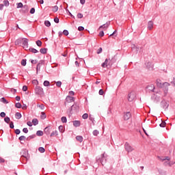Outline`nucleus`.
Here are the masks:
<instances>
[{"mask_svg": "<svg viewBox=\"0 0 175 175\" xmlns=\"http://www.w3.org/2000/svg\"><path fill=\"white\" fill-rule=\"evenodd\" d=\"M157 85L159 88H162L164 91L165 95H167V92L169 91V87H170V83L167 82L162 83V81L160 79L157 80Z\"/></svg>", "mask_w": 175, "mask_h": 175, "instance_id": "1", "label": "nucleus"}, {"mask_svg": "<svg viewBox=\"0 0 175 175\" xmlns=\"http://www.w3.org/2000/svg\"><path fill=\"white\" fill-rule=\"evenodd\" d=\"M75 101V98L70 96H68L66 98V102H65V106H68V107H72L73 104H70L72 103V102ZM70 104V105H69Z\"/></svg>", "mask_w": 175, "mask_h": 175, "instance_id": "2", "label": "nucleus"}, {"mask_svg": "<svg viewBox=\"0 0 175 175\" xmlns=\"http://www.w3.org/2000/svg\"><path fill=\"white\" fill-rule=\"evenodd\" d=\"M136 98V92H131L128 94V100L129 102H133Z\"/></svg>", "mask_w": 175, "mask_h": 175, "instance_id": "3", "label": "nucleus"}, {"mask_svg": "<svg viewBox=\"0 0 175 175\" xmlns=\"http://www.w3.org/2000/svg\"><path fill=\"white\" fill-rule=\"evenodd\" d=\"M124 148L126 151H127V152H132V151L135 150V148H133V147H132V146H131V144H129V143H126L124 144Z\"/></svg>", "mask_w": 175, "mask_h": 175, "instance_id": "4", "label": "nucleus"}, {"mask_svg": "<svg viewBox=\"0 0 175 175\" xmlns=\"http://www.w3.org/2000/svg\"><path fill=\"white\" fill-rule=\"evenodd\" d=\"M35 93L37 94V95H42V94H43V88L40 86H36L35 88Z\"/></svg>", "mask_w": 175, "mask_h": 175, "instance_id": "5", "label": "nucleus"}, {"mask_svg": "<svg viewBox=\"0 0 175 175\" xmlns=\"http://www.w3.org/2000/svg\"><path fill=\"white\" fill-rule=\"evenodd\" d=\"M22 43L23 49H25V50H28V39L23 38Z\"/></svg>", "mask_w": 175, "mask_h": 175, "instance_id": "6", "label": "nucleus"}, {"mask_svg": "<svg viewBox=\"0 0 175 175\" xmlns=\"http://www.w3.org/2000/svg\"><path fill=\"white\" fill-rule=\"evenodd\" d=\"M131 112H126V113H124V120L125 121H128V120H129V118H131Z\"/></svg>", "mask_w": 175, "mask_h": 175, "instance_id": "7", "label": "nucleus"}, {"mask_svg": "<svg viewBox=\"0 0 175 175\" xmlns=\"http://www.w3.org/2000/svg\"><path fill=\"white\" fill-rule=\"evenodd\" d=\"M110 25V23H106V24H104L101 26L99 27L98 29L100 30V29H104L105 31H106V29H107V28H109V25Z\"/></svg>", "mask_w": 175, "mask_h": 175, "instance_id": "8", "label": "nucleus"}, {"mask_svg": "<svg viewBox=\"0 0 175 175\" xmlns=\"http://www.w3.org/2000/svg\"><path fill=\"white\" fill-rule=\"evenodd\" d=\"M147 88L150 92H154V90H155V86H154L153 84H150L147 86Z\"/></svg>", "mask_w": 175, "mask_h": 175, "instance_id": "9", "label": "nucleus"}, {"mask_svg": "<svg viewBox=\"0 0 175 175\" xmlns=\"http://www.w3.org/2000/svg\"><path fill=\"white\" fill-rule=\"evenodd\" d=\"M152 28H154V23H152V21H149L148 23V29L151 31Z\"/></svg>", "mask_w": 175, "mask_h": 175, "instance_id": "10", "label": "nucleus"}, {"mask_svg": "<svg viewBox=\"0 0 175 175\" xmlns=\"http://www.w3.org/2000/svg\"><path fill=\"white\" fill-rule=\"evenodd\" d=\"M24 38H19L15 41L16 46H18V44H21L23 43V40Z\"/></svg>", "mask_w": 175, "mask_h": 175, "instance_id": "11", "label": "nucleus"}, {"mask_svg": "<svg viewBox=\"0 0 175 175\" xmlns=\"http://www.w3.org/2000/svg\"><path fill=\"white\" fill-rule=\"evenodd\" d=\"M108 62H109V60L107 59H106L105 62L102 64L101 66L103 68H107V63Z\"/></svg>", "mask_w": 175, "mask_h": 175, "instance_id": "12", "label": "nucleus"}, {"mask_svg": "<svg viewBox=\"0 0 175 175\" xmlns=\"http://www.w3.org/2000/svg\"><path fill=\"white\" fill-rule=\"evenodd\" d=\"M74 126H80V121L75 120L73 122Z\"/></svg>", "mask_w": 175, "mask_h": 175, "instance_id": "13", "label": "nucleus"}, {"mask_svg": "<svg viewBox=\"0 0 175 175\" xmlns=\"http://www.w3.org/2000/svg\"><path fill=\"white\" fill-rule=\"evenodd\" d=\"M76 140H77V142H79L80 143H81V142H83V137L78 135L76 137Z\"/></svg>", "mask_w": 175, "mask_h": 175, "instance_id": "14", "label": "nucleus"}, {"mask_svg": "<svg viewBox=\"0 0 175 175\" xmlns=\"http://www.w3.org/2000/svg\"><path fill=\"white\" fill-rule=\"evenodd\" d=\"M29 51H30V53H33V54H36V53H38V50L33 48L29 49Z\"/></svg>", "mask_w": 175, "mask_h": 175, "instance_id": "15", "label": "nucleus"}, {"mask_svg": "<svg viewBox=\"0 0 175 175\" xmlns=\"http://www.w3.org/2000/svg\"><path fill=\"white\" fill-rule=\"evenodd\" d=\"M15 117L16 118H17V120H20V118H21V113H20L19 112L16 113Z\"/></svg>", "mask_w": 175, "mask_h": 175, "instance_id": "16", "label": "nucleus"}, {"mask_svg": "<svg viewBox=\"0 0 175 175\" xmlns=\"http://www.w3.org/2000/svg\"><path fill=\"white\" fill-rule=\"evenodd\" d=\"M40 52L41 53V54H46V53H47V49L44 48L41 49L40 50Z\"/></svg>", "mask_w": 175, "mask_h": 175, "instance_id": "17", "label": "nucleus"}, {"mask_svg": "<svg viewBox=\"0 0 175 175\" xmlns=\"http://www.w3.org/2000/svg\"><path fill=\"white\" fill-rule=\"evenodd\" d=\"M32 123L33 124V125H38V124H39V121L38 120V119H33L32 120Z\"/></svg>", "mask_w": 175, "mask_h": 175, "instance_id": "18", "label": "nucleus"}, {"mask_svg": "<svg viewBox=\"0 0 175 175\" xmlns=\"http://www.w3.org/2000/svg\"><path fill=\"white\" fill-rule=\"evenodd\" d=\"M44 87H49L50 85V81H44Z\"/></svg>", "mask_w": 175, "mask_h": 175, "instance_id": "19", "label": "nucleus"}, {"mask_svg": "<svg viewBox=\"0 0 175 175\" xmlns=\"http://www.w3.org/2000/svg\"><path fill=\"white\" fill-rule=\"evenodd\" d=\"M36 135H37V136H43V131H37Z\"/></svg>", "mask_w": 175, "mask_h": 175, "instance_id": "20", "label": "nucleus"}, {"mask_svg": "<svg viewBox=\"0 0 175 175\" xmlns=\"http://www.w3.org/2000/svg\"><path fill=\"white\" fill-rule=\"evenodd\" d=\"M44 24H45L46 27H50L51 25V23L49 21H45Z\"/></svg>", "mask_w": 175, "mask_h": 175, "instance_id": "21", "label": "nucleus"}, {"mask_svg": "<svg viewBox=\"0 0 175 175\" xmlns=\"http://www.w3.org/2000/svg\"><path fill=\"white\" fill-rule=\"evenodd\" d=\"M52 10L55 13V12H58V6H57V5L53 6Z\"/></svg>", "mask_w": 175, "mask_h": 175, "instance_id": "22", "label": "nucleus"}, {"mask_svg": "<svg viewBox=\"0 0 175 175\" xmlns=\"http://www.w3.org/2000/svg\"><path fill=\"white\" fill-rule=\"evenodd\" d=\"M38 151H39L40 152L43 153V152H44V151H46V150H44V148H43V147H40V148H38Z\"/></svg>", "mask_w": 175, "mask_h": 175, "instance_id": "23", "label": "nucleus"}, {"mask_svg": "<svg viewBox=\"0 0 175 175\" xmlns=\"http://www.w3.org/2000/svg\"><path fill=\"white\" fill-rule=\"evenodd\" d=\"M15 107L17 108V109H21V103H16L15 104Z\"/></svg>", "mask_w": 175, "mask_h": 175, "instance_id": "24", "label": "nucleus"}, {"mask_svg": "<svg viewBox=\"0 0 175 175\" xmlns=\"http://www.w3.org/2000/svg\"><path fill=\"white\" fill-rule=\"evenodd\" d=\"M21 65H22L23 66H25L27 65V60H26V59H23V60L21 61Z\"/></svg>", "mask_w": 175, "mask_h": 175, "instance_id": "25", "label": "nucleus"}, {"mask_svg": "<svg viewBox=\"0 0 175 175\" xmlns=\"http://www.w3.org/2000/svg\"><path fill=\"white\" fill-rule=\"evenodd\" d=\"M4 121L5 122H7V124H9V122H10V118L9 117H5Z\"/></svg>", "mask_w": 175, "mask_h": 175, "instance_id": "26", "label": "nucleus"}, {"mask_svg": "<svg viewBox=\"0 0 175 175\" xmlns=\"http://www.w3.org/2000/svg\"><path fill=\"white\" fill-rule=\"evenodd\" d=\"M36 44H37V46H38V47H41L42 46V41H40V40H37L36 41Z\"/></svg>", "mask_w": 175, "mask_h": 175, "instance_id": "27", "label": "nucleus"}, {"mask_svg": "<svg viewBox=\"0 0 175 175\" xmlns=\"http://www.w3.org/2000/svg\"><path fill=\"white\" fill-rule=\"evenodd\" d=\"M82 118L83 120H87V118H88V113H84L83 116H82Z\"/></svg>", "mask_w": 175, "mask_h": 175, "instance_id": "28", "label": "nucleus"}, {"mask_svg": "<svg viewBox=\"0 0 175 175\" xmlns=\"http://www.w3.org/2000/svg\"><path fill=\"white\" fill-rule=\"evenodd\" d=\"M161 161L162 162H165H165H169V161H170V158L166 157L165 159H161Z\"/></svg>", "mask_w": 175, "mask_h": 175, "instance_id": "29", "label": "nucleus"}, {"mask_svg": "<svg viewBox=\"0 0 175 175\" xmlns=\"http://www.w3.org/2000/svg\"><path fill=\"white\" fill-rule=\"evenodd\" d=\"M41 118H42V120H44V118H46V113H44V112H42L41 113Z\"/></svg>", "mask_w": 175, "mask_h": 175, "instance_id": "30", "label": "nucleus"}, {"mask_svg": "<svg viewBox=\"0 0 175 175\" xmlns=\"http://www.w3.org/2000/svg\"><path fill=\"white\" fill-rule=\"evenodd\" d=\"M32 84H34L35 85H38V84H39V81H38V80L34 79L32 81Z\"/></svg>", "mask_w": 175, "mask_h": 175, "instance_id": "31", "label": "nucleus"}, {"mask_svg": "<svg viewBox=\"0 0 175 175\" xmlns=\"http://www.w3.org/2000/svg\"><path fill=\"white\" fill-rule=\"evenodd\" d=\"M93 135L94 136H97L98 135H99V132L98 131V130H94L93 131Z\"/></svg>", "mask_w": 175, "mask_h": 175, "instance_id": "32", "label": "nucleus"}, {"mask_svg": "<svg viewBox=\"0 0 175 175\" xmlns=\"http://www.w3.org/2000/svg\"><path fill=\"white\" fill-rule=\"evenodd\" d=\"M67 121H68V120L66 119V117H65V116L62 117V122L65 123Z\"/></svg>", "mask_w": 175, "mask_h": 175, "instance_id": "33", "label": "nucleus"}, {"mask_svg": "<svg viewBox=\"0 0 175 175\" xmlns=\"http://www.w3.org/2000/svg\"><path fill=\"white\" fill-rule=\"evenodd\" d=\"M59 132H62V133L64 132V126H59Z\"/></svg>", "mask_w": 175, "mask_h": 175, "instance_id": "34", "label": "nucleus"}, {"mask_svg": "<svg viewBox=\"0 0 175 175\" xmlns=\"http://www.w3.org/2000/svg\"><path fill=\"white\" fill-rule=\"evenodd\" d=\"M54 135H58V131H55L53 133H51V136H54Z\"/></svg>", "mask_w": 175, "mask_h": 175, "instance_id": "35", "label": "nucleus"}, {"mask_svg": "<svg viewBox=\"0 0 175 175\" xmlns=\"http://www.w3.org/2000/svg\"><path fill=\"white\" fill-rule=\"evenodd\" d=\"M63 33L66 36H68L69 35V31H68V30H64Z\"/></svg>", "mask_w": 175, "mask_h": 175, "instance_id": "36", "label": "nucleus"}, {"mask_svg": "<svg viewBox=\"0 0 175 175\" xmlns=\"http://www.w3.org/2000/svg\"><path fill=\"white\" fill-rule=\"evenodd\" d=\"M3 3H4L5 6H8L9 5V1L4 0Z\"/></svg>", "mask_w": 175, "mask_h": 175, "instance_id": "37", "label": "nucleus"}, {"mask_svg": "<svg viewBox=\"0 0 175 175\" xmlns=\"http://www.w3.org/2000/svg\"><path fill=\"white\" fill-rule=\"evenodd\" d=\"M1 102H3V103H6V104L8 103V100H6L5 98H1Z\"/></svg>", "mask_w": 175, "mask_h": 175, "instance_id": "38", "label": "nucleus"}, {"mask_svg": "<svg viewBox=\"0 0 175 175\" xmlns=\"http://www.w3.org/2000/svg\"><path fill=\"white\" fill-rule=\"evenodd\" d=\"M166 126V122H163L161 124H160V126L161 128H165V126Z\"/></svg>", "mask_w": 175, "mask_h": 175, "instance_id": "39", "label": "nucleus"}, {"mask_svg": "<svg viewBox=\"0 0 175 175\" xmlns=\"http://www.w3.org/2000/svg\"><path fill=\"white\" fill-rule=\"evenodd\" d=\"M0 116L2 117V118H5V117H6V113H5V112H1Z\"/></svg>", "mask_w": 175, "mask_h": 175, "instance_id": "40", "label": "nucleus"}, {"mask_svg": "<svg viewBox=\"0 0 175 175\" xmlns=\"http://www.w3.org/2000/svg\"><path fill=\"white\" fill-rule=\"evenodd\" d=\"M56 85H57V87H61V85H62V82H61V81H57V82L56 83Z\"/></svg>", "mask_w": 175, "mask_h": 175, "instance_id": "41", "label": "nucleus"}, {"mask_svg": "<svg viewBox=\"0 0 175 175\" xmlns=\"http://www.w3.org/2000/svg\"><path fill=\"white\" fill-rule=\"evenodd\" d=\"M18 8H23V3H17V8L18 9Z\"/></svg>", "mask_w": 175, "mask_h": 175, "instance_id": "42", "label": "nucleus"}, {"mask_svg": "<svg viewBox=\"0 0 175 175\" xmlns=\"http://www.w3.org/2000/svg\"><path fill=\"white\" fill-rule=\"evenodd\" d=\"M77 17H78V18H83V14L79 13V14H77Z\"/></svg>", "mask_w": 175, "mask_h": 175, "instance_id": "43", "label": "nucleus"}, {"mask_svg": "<svg viewBox=\"0 0 175 175\" xmlns=\"http://www.w3.org/2000/svg\"><path fill=\"white\" fill-rule=\"evenodd\" d=\"M54 21H55V23H56L57 24H58V23H59V18H54Z\"/></svg>", "mask_w": 175, "mask_h": 175, "instance_id": "44", "label": "nucleus"}, {"mask_svg": "<svg viewBox=\"0 0 175 175\" xmlns=\"http://www.w3.org/2000/svg\"><path fill=\"white\" fill-rule=\"evenodd\" d=\"M10 128H11V129H13V128H14V124H13V122H11L10 124Z\"/></svg>", "mask_w": 175, "mask_h": 175, "instance_id": "45", "label": "nucleus"}, {"mask_svg": "<svg viewBox=\"0 0 175 175\" xmlns=\"http://www.w3.org/2000/svg\"><path fill=\"white\" fill-rule=\"evenodd\" d=\"M99 36H101V37L105 36V33L103 32V31H101L99 33Z\"/></svg>", "mask_w": 175, "mask_h": 175, "instance_id": "46", "label": "nucleus"}, {"mask_svg": "<svg viewBox=\"0 0 175 175\" xmlns=\"http://www.w3.org/2000/svg\"><path fill=\"white\" fill-rule=\"evenodd\" d=\"M30 13L31 14H33V13H35V9L33 8H32L31 10H30Z\"/></svg>", "mask_w": 175, "mask_h": 175, "instance_id": "47", "label": "nucleus"}, {"mask_svg": "<svg viewBox=\"0 0 175 175\" xmlns=\"http://www.w3.org/2000/svg\"><path fill=\"white\" fill-rule=\"evenodd\" d=\"M39 107H40V109H41V110H43V109H44V105H43V104L40 105Z\"/></svg>", "mask_w": 175, "mask_h": 175, "instance_id": "48", "label": "nucleus"}, {"mask_svg": "<svg viewBox=\"0 0 175 175\" xmlns=\"http://www.w3.org/2000/svg\"><path fill=\"white\" fill-rule=\"evenodd\" d=\"M78 31H84V27H83L82 26L79 27Z\"/></svg>", "mask_w": 175, "mask_h": 175, "instance_id": "49", "label": "nucleus"}, {"mask_svg": "<svg viewBox=\"0 0 175 175\" xmlns=\"http://www.w3.org/2000/svg\"><path fill=\"white\" fill-rule=\"evenodd\" d=\"M44 132H46V133H47L49 135V133H50V132H49V127H46L44 129Z\"/></svg>", "mask_w": 175, "mask_h": 175, "instance_id": "50", "label": "nucleus"}, {"mask_svg": "<svg viewBox=\"0 0 175 175\" xmlns=\"http://www.w3.org/2000/svg\"><path fill=\"white\" fill-rule=\"evenodd\" d=\"M20 133H21L20 129H16V130H15V133H16V135H20Z\"/></svg>", "mask_w": 175, "mask_h": 175, "instance_id": "51", "label": "nucleus"}, {"mask_svg": "<svg viewBox=\"0 0 175 175\" xmlns=\"http://www.w3.org/2000/svg\"><path fill=\"white\" fill-rule=\"evenodd\" d=\"M23 132H24V133H27L28 132V129L24 128V129H23Z\"/></svg>", "mask_w": 175, "mask_h": 175, "instance_id": "52", "label": "nucleus"}, {"mask_svg": "<svg viewBox=\"0 0 175 175\" xmlns=\"http://www.w3.org/2000/svg\"><path fill=\"white\" fill-rule=\"evenodd\" d=\"M102 53V48H99L97 51V54H100Z\"/></svg>", "mask_w": 175, "mask_h": 175, "instance_id": "53", "label": "nucleus"}, {"mask_svg": "<svg viewBox=\"0 0 175 175\" xmlns=\"http://www.w3.org/2000/svg\"><path fill=\"white\" fill-rule=\"evenodd\" d=\"M103 94H105V92H103V90H99V94L100 95H103Z\"/></svg>", "mask_w": 175, "mask_h": 175, "instance_id": "54", "label": "nucleus"}, {"mask_svg": "<svg viewBox=\"0 0 175 175\" xmlns=\"http://www.w3.org/2000/svg\"><path fill=\"white\" fill-rule=\"evenodd\" d=\"M25 139V136L22 135L19 137V140H24Z\"/></svg>", "mask_w": 175, "mask_h": 175, "instance_id": "55", "label": "nucleus"}, {"mask_svg": "<svg viewBox=\"0 0 175 175\" xmlns=\"http://www.w3.org/2000/svg\"><path fill=\"white\" fill-rule=\"evenodd\" d=\"M3 162H5V160L3 159V158L0 157V163H3Z\"/></svg>", "mask_w": 175, "mask_h": 175, "instance_id": "56", "label": "nucleus"}, {"mask_svg": "<svg viewBox=\"0 0 175 175\" xmlns=\"http://www.w3.org/2000/svg\"><path fill=\"white\" fill-rule=\"evenodd\" d=\"M27 90H28V88L27 86L25 85L23 87V91L25 92V91H27Z\"/></svg>", "mask_w": 175, "mask_h": 175, "instance_id": "57", "label": "nucleus"}, {"mask_svg": "<svg viewBox=\"0 0 175 175\" xmlns=\"http://www.w3.org/2000/svg\"><path fill=\"white\" fill-rule=\"evenodd\" d=\"M69 95H71V96L75 95V92H73V91H70V92H69Z\"/></svg>", "mask_w": 175, "mask_h": 175, "instance_id": "58", "label": "nucleus"}, {"mask_svg": "<svg viewBox=\"0 0 175 175\" xmlns=\"http://www.w3.org/2000/svg\"><path fill=\"white\" fill-rule=\"evenodd\" d=\"M80 3L81 5H84V3H85V0H80Z\"/></svg>", "mask_w": 175, "mask_h": 175, "instance_id": "59", "label": "nucleus"}, {"mask_svg": "<svg viewBox=\"0 0 175 175\" xmlns=\"http://www.w3.org/2000/svg\"><path fill=\"white\" fill-rule=\"evenodd\" d=\"M27 125H28L29 126H32V122H27Z\"/></svg>", "mask_w": 175, "mask_h": 175, "instance_id": "60", "label": "nucleus"}, {"mask_svg": "<svg viewBox=\"0 0 175 175\" xmlns=\"http://www.w3.org/2000/svg\"><path fill=\"white\" fill-rule=\"evenodd\" d=\"M31 64H38V61L36 60H31Z\"/></svg>", "mask_w": 175, "mask_h": 175, "instance_id": "61", "label": "nucleus"}, {"mask_svg": "<svg viewBox=\"0 0 175 175\" xmlns=\"http://www.w3.org/2000/svg\"><path fill=\"white\" fill-rule=\"evenodd\" d=\"M20 99H21L20 96L16 97V100H17L18 102L20 101Z\"/></svg>", "mask_w": 175, "mask_h": 175, "instance_id": "62", "label": "nucleus"}, {"mask_svg": "<svg viewBox=\"0 0 175 175\" xmlns=\"http://www.w3.org/2000/svg\"><path fill=\"white\" fill-rule=\"evenodd\" d=\"M22 109H23V110H27V105H23V107H22Z\"/></svg>", "mask_w": 175, "mask_h": 175, "instance_id": "63", "label": "nucleus"}, {"mask_svg": "<svg viewBox=\"0 0 175 175\" xmlns=\"http://www.w3.org/2000/svg\"><path fill=\"white\" fill-rule=\"evenodd\" d=\"M3 9V4H0V10H2Z\"/></svg>", "mask_w": 175, "mask_h": 175, "instance_id": "64", "label": "nucleus"}]
</instances>
